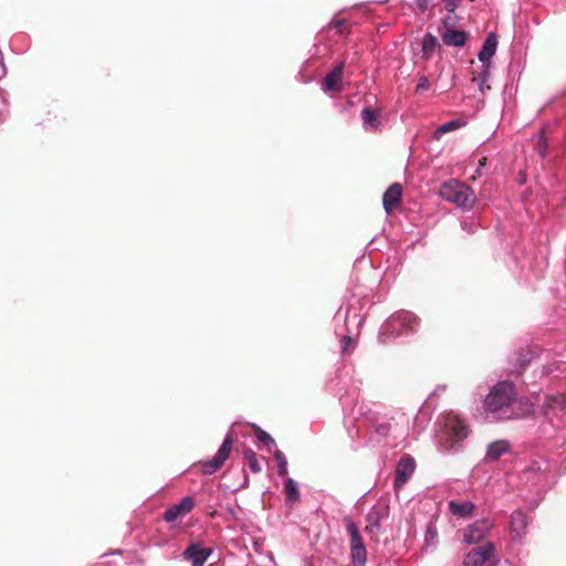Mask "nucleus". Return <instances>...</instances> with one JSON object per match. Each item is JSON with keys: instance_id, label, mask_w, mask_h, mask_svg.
I'll return each mask as SVG.
<instances>
[{"instance_id": "7", "label": "nucleus", "mask_w": 566, "mask_h": 566, "mask_svg": "<svg viewBox=\"0 0 566 566\" xmlns=\"http://www.w3.org/2000/svg\"><path fill=\"white\" fill-rule=\"evenodd\" d=\"M344 524L349 535L350 558L353 563L366 564L367 551L356 523L348 516L344 517Z\"/></svg>"}, {"instance_id": "9", "label": "nucleus", "mask_w": 566, "mask_h": 566, "mask_svg": "<svg viewBox=\"0 0 566 566\" xmlns=\"http://www.w3.org/2000/svg\"><path fill=\"white\" fill-rule=\"evenodd\" d=\"M232 448L233 437L231 432H228L217 454L212 459L202 462V473L206 475H211L216 473L220 469V467L228 460Z\"/></svg>"}, {"instance_id": "28", "label": "nucleus", "mask_w": 566, "mask_h": 566, "mask_svg": "<svg viewBox=\"0 0 566 566\" xmlns=\"http://www.w3.org/2000/svg\"><path fill=\"white\" fill-rule=\"evenodd\" d=\"M490 69L491 64H482V70L473 77V82L476 83L481 93H484L485 90H490V86L488 85V81L490 78Z\"/></svg>"}, {"instance_id": "23", "label": "nucleus", "mask_w": 566, "mask_h": 566, "mask_svg": "<svg viewBox=\"0 0 566 566\" xmlns=\"http://www.w3.org/2000/svg\"><path fill=\"white\" fill-rule=\"evenodd\" d=\"M347 21L345 19L333 18V20L319 32L317 40L322 41L332 32L336 35H344L347 32Z\"/></svg>"}, {"instance_id": "27", "label": "nucleus", "mask_w": 566, "mask_h": 566, "mask_svg": "<svg viewBox=\"0 0 566 566\" xmlns=\"http://www.w3.org/2000/svg\"><path fill=\"white\" fill-rule=\"evenodd\" d=\"M438 516H434L427 523L424 532V544L427 547H436L438 545V530L436 525Z\"/></svg>"}, {"instance_id": "11", "label": "nucleus", "mask_w": 566, "mask_h": 566, "mask_svg": "<svg viewBox=\"0 0 566 566\" xmlns=\"http://www.w3.org/2000/svg\"><path fill=\"white\" fill-rule=\"evenodd\" d=\"M345 61L337 63L321 82V90L324 93H339L344 88Z\"/></svg>"}, {"instance_id": "40", "label": "nucleus", "mask_w": 566, "mask_h": 566, "mask_svg": "<svg viewBox=\"0 0 566 566\" xmlns=\"http://www.w3.org/2000/svg\"><path fill=\"white\" fill-rule=\"evenodd\" d=\"M354 566H365V564H360V563H353Z\"/></svg>"}, {"instance_id": "16", "label": "nucleus", "mask_w": 566, "mask_h": 566, "mask_svg": "<svg viewBox=\"0 0 566 566\" xmlns=\"http://www.w3.org/2000/svg\"><path fill=\"white\" fill-rule=\"evenodd\" d=\"M193 506V499L191 496H185L180 500L179 503L174 504L166 510L164 513V521L167 523H172L191 512Z\"/></svg>"}, {"instance_id": "24", "label": "nucleus", "mask_w": 566, "mask_h": 566, "mask_svg": "<svg viewBox=\"0 0 566 566\" xmlns=\"http://www.w3.org/2000/svg\"><path fill=\"white\" fill-rule=\"evenodd\" d=\"M467 32L462 30L447 29L442 34V42L448 46L461 48L465 44Z\"/></svg>"}, {"instance_id": "38", "label": "nucleus", "mask_w": 566, "mask_h": 566, "mask_svg": "<svg viewBox=\"0 0 566 566\" xmlns=\"http://www.w3.org/2000/svg\"><path fill=\"white\" fill-rule=\"evenodd\" d=\"M417 7L423 12L429 8L430 0H415Z\"/></svg>"}, {"instance_id": "35", "label": "nucleus", "mask_w": 566, "mask_h": 566, "mask_svg": "<svg viewBox=\"0 0 566 566\" xmlns=\"http://www.w3.org/2000/svg\"><path fill=\"white\" fill-rule=\"evenodd\" d=\"M461 228L468 233H474L478 229V224L473 219H465L461 221Z\"/></svg>"}, {"instance_id": "14", "label": "nucleus", "mask_w": 566, "mask_h": 566, "mask_svg": "<svg viewBox=\"0 0 566 566\" xmlns=\"http://www.w3.org/2000/svg\"><path fill=\"white\" fill-rule=\"evenodd\" d=\"M416 470V461L410 455H403L396 468L394 488L401 489L406 482L412 476Z\"/></svg>"}, {"instance_id": "31", "label": "nucleus", "mask_w": 566, "mask_h": 566, "mask_svg": "<svg viewBox=\"0 0 566 566\" xmlns=\"http://www.w3.org/2000/svg\"><path fill=\"white\" fill-rule=\"evenodd\" d=\"M545 373L548 375L556 374L557 376H560V375L566 376V361L554 360V361L549 363L545 367Z\"/></svg>"}, {"instance_id": "13", "label": "nucleus", "mask_w": 566, "mask_h": 566, "mask_svg": "<svg viewBox=\"0 0 566 566\" xmlns=\"http://www.w3.org/2000/svg\"><path fill=\"white\" fill-rule=\"evenodd\" d=\"M494 552L495 546L491 542L474 547L464 556L463 566H484Z\"/></svg>"}, {"instance_id": "17", "label": "nucleus", "mask_w": 566, "mask_h": 566, "mask_svg": "<svg viewBox=\"0 0 566 566\" xmlns=\"http://www.w3.org/2000/svg\"><path fill=\"white\" fill-rule=\"evenodd\" d=\"M211 554V548L202 547L199 543H191L185 549L182 556L186 560H189L192 566H202Z\"/></svg>"}, {"instance_id": "39", "label": "nucleus", "mask_w": 566, "mask_h": 566, "mask_svg": "<svg viewBox=\"0 0 566 566\" xmlns=\"http://www.w3.org/2000/svg\"><path fill=\"white\" fill-rule=\"evenodd\" d=\"M539 154H541V156H544L545 155V149H539Z\"/></svg>"}, {"instance_id": "33", "label": "nucleus", "mask_w": 566, "mask_h": 566, "mask_svg": "<svg viewBox=\"0 0 566 566\" xmlns=\"http://www.w3.org/2000/svg\"><path fill=\"white\" fill-rule=\"evenodd\" d=\"M437 43H438L437 38L433 36L430 33H427L423 36V41H422V50H423V52L424 53L432 52L434 50V48L437 46Z\"/></svg>"}, {"instance_id": "4", "label": "nucleus", "mask_w": 566, "mask_h": 566, "mask_svg": "<svg viewBox=\"0 0 566 566\" xmlns=\"http://www.w3.org/2000/svg\"><path fill=\"white\" fill-rule=\"evenodd\" d=\"M420 318L412 312L400 310L391 314L380 326L378 339L389 344L398 338H408L420 328Z\"/></svg>"}, {"instance_id": "20", "label": "nucleus", "mask_w": 566, "mask_h": 566, "mask_svg": "<svg viewBox=\"0 0 566 566\" xmlns=\"http://www.w3.org/2000/svg\"><path fill=\"white\" fill-rule=\"evenodd\" d=\"M363 128L366 132H376L381 124V114L378 109H373L370 106H365L360 114Z\"/></svg>"}, {"instance_id": "34", "label": "nucleus", "mask_w": 566, "mask_h": 566, "mask_svg": "<svg viewBox=\"0 0 566 566\" xmlns=\"http://www.w3.org/2000/svg\"><path fill=\"white\" fill-rule=\"evenodd\" d=\"M9 113V103L7 95L0 92V124H2Z\"/></svg>"}, {"instance_id": "26", "label": "nucleus", "mask_w": 566, "mask_h": 566, "mask_svg": "<svg viewBox=\"0 0 566 566\" xmlns=\"http://www.w3.org/2000/svg\"><path fill=\"white\" fill-rule=\"evenodd\" d=\"M465 120L461 118H455L452 120H449L442 125H440L433 133L432 137L433 139H440L444 134L460 129L465 126Z\"/></svg>"}, {"instance_id": "10", "label": "nucleus", "mask_w": 566, "mask_h": 566, "mask_svg": "<svg viewBox=\"0 0 566 566\" xmlns=\"http://www.w3.org/2000/svg\"><path fill=\"white\" fill-rule=\"evenodd\" d=\"M530 518L522 510H516L511 514L510 534L512 542L523 545L527 535Z\"/></svg>"}, {"instance_id": "6", "label": "nucleus", "mask_w": 566, "mask_h": 566, "mask_svg": "<svg viewBox=\"0 0 566 566\" xmlns=\"http://www.w3.org/2000/svg\"><path fill=\"white\" fill-rule=\"evenodd\" d=\"M439 193L443 200L455 205L462 210L472 209L476 200L473 190L455 179L443 182Z\"/></svg>"}, {"instance_id": "19", "label": "nucleus", "mask_w": 566, "mask_h": 566, "mask_svg": "<svg viewBox=\"0 0 566 566\" xmlns=\"http://www.w3.org/2000/svg\"><path fill=\"white\" fill-rule=\"evenodd\" d=\"M387 511L377 505L373 506L366 516L367 525L365 531L367 533H377L381 527V522L387 517Z\"/></svg>"}, {"instance_id": "22", "label": "nucleus", "mask_w": 566, "mask_h": 566, "mask_svg": "<svg viewBox=\"0 0 566 566\" xmlns=\"http://www.w3.org/2000/svg\"><path fill=\"white\" fill-rule=\"evenodd\" d=\"M497 48V39L495 33L491 32L488 34L482 49L480 50L478 57L482 64H491L490 61L495 54Z\"/></svg>"}, {"instance_id": "29", "label": "nucleus", "mask_w": 566, "mask_h": 566, "mask_svg": "<svg viewBox=\"0 0 566 566\" xmlns=\"http://www.w3.org/2000/svg\"><path fill=\"white\" fill-rule=\"evenodd\" d=\"M243 457H244L245 461L248 462V465H249V469L251 470V472H253V473L261 472L262 468L259 463L256 453L252 449H250V448L244 449Z\"/></svg>"}, {"instance_id": "2", "label": "nucleus", "mask_w": 566, "mask_h": 566, "mask_svg": "<svg viewBox=\"0 0 566 566\" xmlns=\"http://www.w3.org/2000/svg\"><path fill=\"white\" fill-rule=\"evenodd\" d=\"M485 417L490 421L523 419L533 412V403L518 398L515 385L509 380L496 382L483 401Z\"/></svg>"}, {"instance_id": "41", "label": "nucleus", "mask_w": 566, "mask_h": 566, "mask_svg": "<svg viewBox=\"0 0 566 566\" xmlns=\"http://www.w3.org/2000/svg\"><path fill=\"white\" fill-rule=\"evenodd\" d=\"M119 553H120V552H118V554H119ZM115 554H117V552H112L109 555H115Z\"/></svg>"}, {"instance_id": "25", "label": "nucleus", "mask_w": 566, "mask_h": 566, "mask_svg": "<svg viewBox=\"0 0 566 566\" xmlns=\"http://www.w3.org/2000/svg\"><path fill=\"white\" fill-rule=\"evenodd\" d=\"M284 495H285V503L290 506L300 502L301 494H300L297 482L294 479H292V478L285 479Z\"/></svg>"}, {"instance_id": "36", "label": "nucleus", "mask_w": 566, "mask_h": 566, "mask_svg": "<svg viewBox=\"0 0 566 566\" xmlns=\"http://www.w3.org/2000/svg\"><path fill=\"white\" fill-rule=\"evenodd\" d=\"M429 87V80L427 76L422 75L419 77L418 80V83H417V86H416V92L419 93L421 91H424Z\"/></svg>"}, {"instance_id": "3", "label": "nucleus", "mask_w": 566, "mask_h": 566, "mask_svg": "<svg viewBox=\"0 0 566 566\" xmlns=\"http://www.w3.org/2000/svg\"><path fill=\"white\" fill-rule=\"evenodd\" d=\"M365 305L364 298L357 293H353L343 301L334 315V332L339 337V347L343 355H349L356 348V338L364 322L363 311Z\"/></svg>"}, {"instance_id": "21", "label": "nucleus", "mask_w": 566, "mask_h": 566, "mask_svg": "<svg viewBox=\"0 0 566 566\" xmlns=\"http://www.w3.org/2000/svg\"><path fill=\"white\" fill-rule=\"evenodd\" d=\"M450 513L458 518H465L473 514L475 504L471 501H454L448 502Z\"/></svg>"}, {"instance_id": "1", "label": "nucleus", "mask_w": 566, "mask_h": 566, "mask_svg": "<svg viewBox=\"0 0 566 566\" xmlns=\"http://www.w3.org/2000/svg\"><path fill=\"white\" fill-rule=\"evenodd\" d=\"M340 403L345 415V426L349 437L365 439L367 442L380 443L391 431V422L385 416L371 410L365 402L342 397Z\"/></svg>"}, {"instance_id": "18", "label": "nucleus", "mask_w": 566, "mask_h": 566, "mask_svg": "<svg viewBox=\"0 0 566 566\" xmlns=\"http://www.w3.org/2000/svg\"><path fill=\"white\" fill-rule=\"evenodd\" d=\"M402 188L399 184H392L382 196V207L387 214L391 213L400 203Z\"/></svg>"}, {"instance_id": "5", "label": "nucleus", "mask_w": 566, "mask_h": 566, "mask_svg": "<svg viewBox=\"0 0 566 566\" xmlns=\"http://www.w3.org/2000/svg\"><path fill=\"white\" fill-rule=\"evenodd\" d=\"M468 434L464 420L459 415L449 412L441 418V429L437 437L439 448L443 452L455 450Z\"/></svg>"}, {"instance_id": "32", "label": "nucleus", "mask_w": 566, "mask_h": 566, "mask_svg": "<svg viewBox=\"0 0 566 566\" xmlns=\"http://www.w3.org/2000/svg\"><path fill=\"white\" fill-rule=\"evenodd\" d=\"M274 459L277 464V474L280 476H286L287 475V460H286L284 453L276 449L274 451Z\"/></svg>"}, {"instance_id": "15", "label": "nucleus", "mask_w": 566, "mask_h": 566, "mask_svg": "<svg viewBox=\"0 0 566 566\" xmlns=\"http://www.w3.org/2000/svg\"><path fill=\"white\" fill-rule=\"evenodd\" d=\"M512 452V444L506 439L495 440L486 446L482 463H492L499 461L503 455Z\"/></svg>"}, {"instance_id": "12", "label": "nucleus", "mask_w": 566, "mask_h": 566, "mask_svg": "<svg viewBox=\"0 0 566 566\" xmlns=\"http://www.w3.org/2000/svg\"><path fill=\"white\" fill-rule=\"evenodd\" d=\"M491 528L492 523L490 520H478L463 530V542L469 545L480 543Z\"/></svg>"}, {"instance_id": "30", "label": "nucleus", "mask_w": 566, "mask_h": 566, "mask_svg": "<svg viewBox=\"0 0 566 566\" xmlns=\"http://www.w3.org/2000/svg\"><path fill=\"white\" fill-rule=\"evenodd\" d=\"M254 431H255V437H256L258 441L263 443L268 448L269 451H271L272 448L275 447V441L271 437L270 433H268L266 431H264L263 429H261L259 426H255V424H254Z\"/></svg>"}, {"instance_id": "37", "label": "nucleus", "mask_w": 566, "mask_h": 566, "mask_svg": "<svg viewBox=\"0 0 566 566\" xmlns=\"http://www.w3.org/2000/svg\"><path fill=\"white\" fill-rule=\"evenodd\" d=\"M444 2L446 9L449 12H454V10L459 7L461 0H442Z\"/></svg>"}, {"instance_id": "8", "label": "nucleus", "mask_w": 566, "mask_h": 566, "mask_svg": "<svg viewBox=\"0 0 566 566\" xmlns=\"http://www.w3.org/2000/svg\"><path fill=\"white\" fill-rule=\"evenodd\" d=\"M541 410L549 422L563 417L566 415V395L560 392L545 395Z\"/></svg>"}]
</instances>
